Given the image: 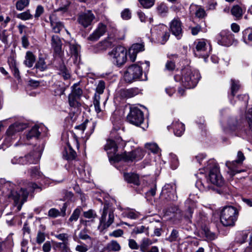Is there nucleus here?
I'll use <instances>...</instances> for the list:
<instances>
[{
    "label": "nucleus",
    "instance_id": "f257e3e1",
    "mask_svg": "<svg viewBox=\"0 0 252 252\" xmlns=\"http://www.w3.org/2000/svg\"><path fill=\"white\" fill-rule=\"evenodd\" d=\"M119 146H125V143L121 138H117L116 140H107L104 149L107 152L110 161L118 162L122 159L125 161H137L141 159L144 157V152L140 148H137L131 152H125L122 155L117 154Z\"/></svg>",
    "mask_w": 252,
    "mask_h": 252
},
{
    "label": "nucleus",
    "instance_id": "f03ea898",
    "mask_svg": "<svg viewBox=\"0 0 252 252\" xmlns=\"http://www.w3.org/2000/svg\"><path fill=\"white\" fill-rule=\"evenodd\" d=\"M200 78L198 70L192 69L189 67L184 68L181 70L180 74H176L174 79L187 89L194 88L197 84Z\"/></svg>",
    "mask_w": 252,
    "mask_h": 252
},
{
    "label": "nucleus",
    "instance_id": "7ed1b4c3",
    "mask_svg": "<svg viewBox=\"0 0 252 252\" xmlns=\"http://www.w3.org/2000/svg\"><path fill=\"white\" fill-rule=\"evenodd\" d=\"M125 81L131 83L135 81H145L147 79L146 74L143 75V69L138 64H133L128 67L124 75Z\"/></svg>",
    "mask_w": 252,
    "mask_h": 252
},
{
    "label": "nucleus",
    "instance_id": "20e7f679",
    "mask_svg": "<svg viewBox=\"0 0 252 252\" xmlns=\"http://www.w3.org/2000/svg\"><path fill=\"white\" fill-rule=\"evenodd\" d=\"M238 211L234 207H224L221 211L220 222L225 226H232L237 220Z\"/></svg>",
    "mask_w": 252,
    "mask_h": 252
},
{
    "label": "nucleus",
    "instance_id": "39448f33",
    "mask_svg": "<svg viewBox=\"0 0 252 252\" xmlns=\"http://www.w3.org/2000/svg\"><path fill=\"white\" fill-rule=\"evenodd\" d=\"M26 127V125L21 123H15L10 126L6 131L4 143L0 145V149L3 148L4 146L5 148H3V150L7 148L12 141L16 138L18 133L23 130Z\"/></svg>",
    "mask_w": 252,
    "mask_h": 252
},
{
    "label": "nucleus",
    "instance_id": "423d86ee",
    "mask_svg": "<svg viewBox=\"0 0 252 252\" xmlns=\"http://www.w3.org/2000/svg\"><path fill=\"white\" fill-rule=\"evenodd\" d=\"M38 186L33 183H28L26 188H21L19 192L15 191H11V195L12 197L14 202L18 204L21 199L20 204L17 206L18 211H20L21 209L22 204L26 201L28 196L29 192L32 191L36 189H38Z\"/></svg>",
    "mask_w": 252,
    "mask_h": 252
},
{
    "label": "nucleus",
    "instance_id": "0eeeda50",
    "mask_svg": "<svg viewBox=\"0 0 252 252\" xmlns=\"http://www.w3.org/2000/svg\"><path fill=\"white\" fill-rule=\"evenodd\" d=\"M108 55L111 62L118 67L123 65L127 61V51L122 46L114 48Z\"/></svg>",
    "mask_w": 252,
    "mask_h": 252
},
{
    "label": "nucleus",
    "instance_id": "6e6552de",
    "mask_svg": "<svg viewBox=\"0 0 252 252\" xmlns=\"http://www.w3.org/2000/svg\"><path fill=\"white\" fill-rule=\"evenodd\" d=\"M114 209L109 203H105L99 219V227L102 229L108 228L114 220Z\"/></svg>",
    "mask_w": 252,
    "mask_h": 252
},
{
    "label": "nucleus",
    "instance_id": "1a4fd4ad",
    "mask_svg": "<svg viewBox=\"0 0 252 252\" xmlns=\"http://www.w3.org/2000/svg\"><path fill=\"white\" fill-rule=\"evenodd\" d=\"M207 168L209 170L207 181H209L212 184L217 186H222L224 181L220 174L218 166L215 161L213 160H209Z\"/></svg>",
    "mask_w": 252,
    "mask_h": 252
},
{
    "label": "nucleus",
    "instance_id": "9d476101",
    "mask_svg": "<svg viewBox=\"0 0 252 252\" xmlns=\"http://www.w3.org/2000/svg\"><path fill=\"white\" fill-rule=\"evenodd\" d=\"M151 38L153 41L164 44L169 39L170 34L167 27L164 25H159L151 29Z\"/></svg>",
    "mask_w": 252,
    "mask_h": 252
},
{
    "label": "nucleus",
    "instance_id": "9b49d317",
    "mask_svg": "<svg viewBox=\"0 0 252 252\" xmlns=\"http://www.w3.org/2000/svg\"><path fill=\"white\" fill-rule=\"evenodd\" d=\"M194 44L195 45L194 50L195 56L199 58L202 57L206 61L211 50L210 45L207 44L204 39L197 40L194 42Z\"/></svg>",
    "mask_w": 252,
    "mask_h": 252
},
{
    "label": "nucleus",
    "instance_id": "f8f14e48",
    "mask_svg": "<svg viewBox=\"0 0 252 252\" xmlns=\"http://www.w3.org/2000/svg\"><path fill=\"white\" fill-rule=\"evenodd\" d=\"M245 158V157L242 152L239 151L237 153V159L232 161H227L226 162L225 165L228 168L227 173L231 177L234 176L236 174L243 171V170H239L238 167L242 164Z\"/></svg>",
    "mask_w": 252,
    "mask_h": 252
},
{
    "label": "nucleus",
    "instance_id": "ddd939ff",
    "mask_svg": "<svg viewBox=\"0 0 252 252\" xmlns=\"http://www.w3.org/2000/svg\"><path fill=\"white\" fill-rule=\"evenodd\" d=\"M143 112L137 107L131 108L130 112L127 116V120L130 124L139 126L144 121Z\"/></svg>",
    "mask_w": 252,
    "mask_h": 252
},
{
    "label": "nucleus",
    "instance_id": "4468645a",
    "mask_svg": "<svg viewBox=\"0 0 252 252\" xmlns=\"http://www.w3.org/2000/svg\"><path fill=\"white\" fill-rule=\"evenodd\" d=\"M169 30L177 39L183 36V25L179 17L174 18L169 23Z\"/></svg>",
    "mask_w": 252,
    "mask_h": 252
},
{
    "label": "nucleus",
    "instance_id": "2eb2a0df",
    "mask_svg": "<svg viewBox=\"0 0 252 252\" xmlns=\"http://www.w3.org/2000/svg\"><path fill=\"white\" fill-rule=\"evenodd\" d=\"M50 44L53 50L54 55L56 57H61L63 55V43L61 38L57 35H52L51 38Z\"/></svg>",
    "mask_w": 252,
    "mask_h": 252
},
{
    "label": "nucleus",
    "instance_id": "dca6fc26",
    "mask_svg": "<svg viewBox=\"0 0 252 252\" xmlns=\"http://www.w3.org/2000/svg\"><path fill=\"white\" fill-rule=\"evenodd\" d=\"M95 126L94 123L89 122L88 120H86L81 125L76 126L75 127V129L76 130V133L78 135H81V137L83 138L84 130L89 127L90 131H87L86 133V135L84 136V137H86V138L88 139L90 135L93 132Z\"/></svg>",
    "mask_w": 252,
    "mask_h": 252
},
{
    "label": "nucleus",
    "instance_id": "f3484780",
    "mask_svg": "<svg viewBox=\"0 0 252 252\" xmlns=\"http://www.w3.org/2000/svg\"><path fill=\"white\" fill-rule=\"evenodd\" d=\"M162 195L167 200H176L177 198L176 192V186L174 184L165 185L162 189Z\"/></svg>",
    "mask_w": 252,
    "mask_h": 252
},
{
    "label": "nucleus",
    "instance_id": "a211bd4d",
    "mask_svg": "<svg viewBox=\"0 0 252 252\" xmlns=\"http://www.w3.org/2000/svg\"><path fill=\"white\" fill-rule=\"evenodd\" d=\"M45 130H46V127L44 125L42 124L35 125L31 128L26 134V139L28 140L37 139Z\"/></svg>",
    "mask_w": 252,
    "mask_h": 252
},
{
    "label": "nucleus",
    "instance_id": "6ab92c4d",
    "mask_svg": "<svg viewBox=\"0 0 252 252\" xmlns=\"http://www.w3.org/2000/svg\"><path fill=\"white\" fill-rule=\"evenodd\" d=\"M94 18V14L91 11H87L79 15L78 21L80 24L87 28L91 25Z\"/></svg>",
    "mask_w": 252,
    "mask_h": 252
},
{
    "label": "nucleus",
    "instance_id": "aec40b11",
    "mask_svg": "<svg viewBox=\"0 0 252 252\" xmlns=\"http://www.w3.org/2000/svg\"><path fill=\"white\" fill-rule=\"evenodd\" d=\"M233 35L228 30H223L220 32L217 36L218 42L224 46H228L232 39Z\"/></svg>",
    "mask_w": 252,
    "mask_h": 252
},
{
    "label": "nucleus",
    "instance_id": "412c9836",
    "mask_svg": "<svg viewBox=\"0 0 252 252\" xmlns=\"http://www.w3.org/2000/svg\"><path fill=\"white\" fill-rule=\"evenodd\" d=\"M144 44L143 43H135L132 44L128 50L129 56L130 61L134 62L136 58L137 54L144 51Z\"/></svg>",
    "mask_w": 252,
    "mask_h": 252
},
{
    "label": "nucleus",
    "instance_id": "4be33fe9",
    "mask_svg": "<svg viewBox=\"0 0 252 252\" xmlns=\"http://www.w3.org/2000/svg\"><path fill=\"white\" fill-rule=\"evenodd\" d=\"M106 32V26L102 23H99L96 29L88 37L89 40L94 41L98 40Z\"/></svg>",
    "mask_w": 252,
    "mask_h": 252
},
{
    "label": "nucleus",
    "instance_id": "5701e85b",
    "mask_svg": "<svg viewBox=\"0 0 252 252\" xmlns=\"http://www.w3.org/2000/svg\"><path fill=\"white\" fill-rule=\"evenodd\" d=\"M49 20L51 27L54 32L59 33L64 28L63 23L59 21L55 15H51Z\"/></svg>",
    "mask_w": 252,
    "mask_h": 252
},
{
    "label": "nucleus",
    "instance_id": "b1692460",
    "mask_svg": "<svg viewBox=\"0 0 252 252\" xmlns=\"http://www.w3.org/2000/svg\"><path fill=\"white\" fill-rule=\"evenodd\" d=\"M174 134L177 136H181L185 131V125L179 121L175 120L172 124Z\"/></svg>",
    "mask_w": 252,
    "mask_h": 252
},
{
    "label": "nucleus",
    "instance_id": "393cba45",
    "mask_svg": "<svg viewBox=\"0 0 252 252\" xmlns=\"http://www.w3.org/2000/svg\"><path fill=\"white\" fill-rule=\"evenodd\" d=\"M189 10L191 13L194 12L195 16L199 18H203L206 15L205 10L201 6L196 4H191Z\"/></svg>",
    "mask_w": 252,
    "mask_h": 252
},
{
    "label": "nucleus",
    "instance_id": "a878e982",
    "mask_svg": "<svg viewBox=\"0 0 252 252\" xmlns=\"http://www.w3.org/2000/svg\"><path fill=\"white\" fill-rule=\"evenodd\" d=\"M124 177L125 180L129 183H132L137 186L140 184L139 178L137 174L132 173H125Z\"/></svg>",
    "mask_w": 252,
    "mask_h": 252
},
{
    "label": "nucleus",
    "instance_id": "bb28decb",
    "mask_svg": "<svg viewBox=\"0 0 252 252\" xmlns=\"http://www.w3.org/2000/svg\"><path fill=\"white\" fill-rule=\"evenodd\" d=\"M63 157L67 160L74 159L76 156V153L70 145L64 148L63 154Z\"/></svg>",
    "mask_w": 252,
    "mask_h": 252
},
{
    "label": "nucleus",
    "instance_id": "cd10ccee",
    "mask_svg": "<svg viewBox=\"0 0 252 252\" xmlns=\"http://www.w3.org/2000/svg\"><path fill=\"white\" fill-rule=\"evenodd\" d=\"M238 129V122L235 118H231L228 121L227 126L225 128L226 132H235Z\"/></svg>",
    "mask_w": 252,
    "mask_h": 252
},
{
    "label": "nucleus",
    "instance_id": "c85d7f7f",
    "mask_svg": "<svg viewBox=\"0 0 252 252\" xmlns=\"http://www.w3.org/2000/svg\"><path fill=\"white\" fill-rule=\"evenodd\" d=\"M242 40L246 44L252 43V28L245 29L242 32Z\"/></svg>",
    "mask_w": 252,
    "mask_h": 252
},
{
    "label": "nucleus",
    "instance_id": "c756f323",
    "mask_svg": "<svg viewBox=\"0 0 252 252\" xmlns=\"http://www.w3.org/2000/svg\"><path fill=\"white\" fill-rule=\"evenodd\" d=\"M35 61V57L32 52L28 51L26 53L24 64L28 67H31L33 66Z\"/></svg>",
    "mask_w": 252,
    "mask_h": 252
},
{
    "label": "nucleus",
    "instance_id": "7c9ffc66",
    "mask_svg": "<svg viewBox=\"0 0 252 252\" xmlns=\"http://www.w3.org/2000/svg\"><path fill=\"white\" fill-rule=\"evenodd\" d=\"M122 215L124 217H126L132 220H136L139 218L140 213L133 209L126 210Z\"/></svg>",
    "mask_w": 252,
    "mask_h": 252
},
{
    "label": "nucleus",
    "instance_id": "2f4dec72",
    "mask_svg": "<svg viewBox=\"0 0 252 252\" xmlns=\"http://www.w3.org/2000/svg\"><path fill=\"white\" fill-rule=\"evenodd\" d=\"M52 91L54 92L55 95H61L64 94L65 88L63 84L59 82L54 84L52 87Z\"/></svg>",
    "mask_w": 252,
    "mask_h": 252
},
{
    "label": "nucleus",
    "instance_id": "473e14b6",
    "mask_svg": "<svg viewBox=\"0 0 252 252\" xmlns=\"http://www.w3.org/2000/svg\"><path fill=\"white\" fill-rule=\"evenodd\" d=\"M34 67L40 71H44L47 68V65L46 64L45 60L42 57H39L38 61L35 63Z\"/></svg>",
    "mask_w": 252,
    "mask_h": 252
},
{
    "label": "nucleus",
    "instance_id": "72a5a7b5",
    "mask_svg": "<svg viewBox=\"0 0 252 252\" xmlns=\"http://www.w3.org/2000/svg\"><path fill=\"white\" fill-rule=\"evenodd\" d=\"M152 241L149 238H144L142 239L139 245L140 251L142 252H146L149 246L152 245Z\"/></svg>",
    "mask_w": 252,
    "mask_h": 252
},
{
    "label": "nucleus",
    "instance_id": "f704fd0d",
    "mask_svg": "<svg viewBox=\"0 0 252 252\" xmlns=\"http://www.w3.org/2000/svg\"><path fill=\"white\" fill-rule=\"evenodd\" d=\"M101 94L95 93L93 97V104L95 108V110L97 113H99L101 111L100 107V99Z\"/></svg>",
    "mask_w": 252,
    "mask_h": 252
},
{
    "label": "nucleus",
    "instance_id": "c9c22d12",
    "mask_svg": "<svg viewBox=\"0 0 252 252\" xmlns=\"http://www.w3.org/2000/svg\"><path fill=\"white\" fill-rule=\"evenodd\" d=\"M121 248L120 244L115 240H112L107 245V249L110 251L118 252Z\"/></svg>",
    "mask_w": 252,
    "mask_h": 252
},
{
    "label": "nucleus",
    "instance_id": "e433bc0d",
    "mask_svg": "<svg viewBox=\"0 0 252 252\" xmlns=\"http://www.w3.org/2000/svg\"><path fill=\"white\" fill-rule=\"evenodd\" d=\"M82 94L83 91L78 83H75L72 86V92L70 94L80 98Z\"/></svg>",
    "mask_w": 252,
    "mask_h": 252
},
{
    "label": "nucleus",
    "instance_id": "4c0bfd02",
    "mask_svg": "<svg viewBox=\"0 0 252 252\" xmlns=\"http://www.w3.org/2000/svg\"><path fill=\"white\" fill-rule=\"evenodd\" d=\"M169 160L171 168L173 169H176L179 165V161L177 156L173 153H170L169 155Z\"/></svg>",
    "mask_w": 252,
    "mask_h": 252
},
{
    "label": "nucleus",
    "instance_id": "58836bf2",
    "mask_svg": "<svg viewBox=\"0 0 252 252\" xmlns=\"http://www.w3.org/2000/svg\"><path fill=\"white\" fill-rule=\"evenodd\" d=\"M139 93L137 88H131L124 90L123 94L126 97L130 98L137 95Z\"/></svg>",
    "mask_w": 252,
    "mask_h": 252
},
{
    "label": "nucleus",
    "instance_id": "ea45409f",
    "mask_svg": "<svg viewBox=\"0 0 252 252\" xmlns=\"http://www.w3.org/2000/svg\"><path fill=\"white\" fill-rule=\"evenodd\" d=\"M249 235V232L247 231H243L239 232L237 233L236 240L237 242L240 243L245 242Z\"/></svg>",
    "mask_w": 252,
    "mask_h": 252
},
{
    "label": "nucleus",
    "instance_id": "a19ab883",
    "mask_svg": "<svg viewBox=\"0 0 252 252\" xmlns=\"http://www.w3.org/2000/svg\"><path fill=\"white\" fill-rule=\"evenodd\" d=\"M231 14L237 18H240L243 15L242 9L238 5H234L231 9Z\"/></svg>",
    "mask_w": 252,
    "mask_h": 252
},
{
    "label": "nucleus",
    "instance_id": "79ce46f5",
    "mask_svg": "<svg viewBox=\"0 0 252 252\" xmlns=\"http://www.w3.org/2000/svg\"><path fill=\"white\" fill-rule=\"evenodd\" d=\"M29 157L27 155L24 157H20V164H35L37 162V159L35 158H31V160H29Z\"/></svg>",
    "mask_w": 252,
    "mask_h": 252
},
{
    "label": "nucleus",
    "instance_id": "37998d69",
    "mask_svg": "<svg viewBox=\"0 0 252 252\" xmlns=\"http://www.w3.org/2000/svg\"><path fill=\"white\" fill-rule=\"evenodd\" d=\"M32 15L30 13V10L19 13L16 15V17L22 20L26 21L32 18Z\"/></svg>",
    "mask_w": 252,
    "mask_h": 252
},
{
    "label": "nucleus",
    "instance_id": "c03bdc74",
    "mask_svg": "<svg viewBox=\"0 0 252 252\" xmlns=\"http://www.w3.org/2000/svg\"><path fill=\"white\" fill-rule=\"evenodd\" d=\"M29 3V0H19L16 3V8L18 10L22 11L28 6Z\"/></svg>",
    "mask_w": 252,
    "mask_h": 252
},
{
    "label": "nucleus",
    "instance_id": "a18cd8bd",
    "mask_svg": "<svg viewBox=\"0 0 252 252\" xmlns=\"http://www.w3.org/2000/svg\"><path fill=\"white\" fill-rule=\"evenodd\" d=\"M240 88V85L239 82L238 80H235L233 79L231 80V94L234 96L235 93Z\"/></svg>",
    "mask_w": 252,
    "mask_h": 252
},
{
    "label": "nucleus",
    "instance_id": "49530a36",
    "mask_svg": "<svg viewBox=\"0 0 252 252\" xmlns=\"http://www.w3.org/2000/svg\"><path fill=\"white\" fill-rule=\"evenodd\" d=\"M157 10L159 14L164 16L168 12V8L165 3H160L158 5Z\"/></svg>",
    "mask_w": 252,
    "mask_h": 252
},
{
    "label": "nucleus",
    "instance_id": "de8ad7c7",
    "mask_svg": "<svg viewBox=\"0 0 252 252\" xmlns=\"http://www.w3.org/2000/svg\"><path fill=\"white\" fill-rule=\"evenodd\" d=\"M79 99V98L69 94L68 95V102L70 106L72 107H78L80 105L78 101Z\"/></svg>",
    "mask_w": 252,
    "mask_h": 252
},
{
    "label": "nucleus",
    "instance_id": "09e8293b",
    "mask_svg": "<svg viewBox=\"0 0 252 252\" xmlns=\"http://www.w3.org/2000/svg\"><path fill=\"white\" fill-rule=\"evenodd\" d=\"M56 237L59 240L63 241V242L61 243V245L63 246L65 249L67 248V244L68 240V236L66 233H61L56 236Z\"/></svg>",
    "mask_w": 252,
    "mask_h": 252
},
{
    "label": "nucleus",
    "instance_id": "8fccbe9b",
    "mask_svg": "<svg viewBox=\"0 0 252 252\" xmlns=\"http://www.w3.org/2000/svg\"><path fill=\"white\" fill-rule=\"evenodd\" d=\"M110 46V43L106 40H104L97 43L95 47L97 48L96 51L106 50Z\"/></svg>",
    "mask_w": 252,
    "mask_h": 252
},
{
    "label": "nucleus",
    "instance_id": "3c124183",
    "mask_svg": "<svg viewBox=\"0 0 252 252\" xmlns=\"http://www.w3.org/2000/svg\"><path fill=\"white\" fill-rule=\"evenodd\" d=\"M70 53L72 55L77 56L78 54L79 47L74 42H69Z\"/></svg>",
    "mask_w": 252,
    "mask_h": 252
},
{
    "label": "nucleus",
    "instance_id": "603ef678",
    "mask_svg": "<svg viewBox=\"0 0 252 252\" xmlns=\"http://www.w3.org/2000/svg\"><path fill=\"white\" fill-rule=\"evenodd\" d=\"M140 4L145 8L152 7L155 3V0H138Z\"/></svg>",
    "mask_w": 252,
    "mask_h": 252
},
{
    "label": "nucleus",
    "instance_id": "864d4df0",
    "mask_svg": "<svg viewBox=\"0 0 252 252\" xmlns=\"http://www.w3.org/2000/svg\"><path fill=\"white\" fill-rule=\"evenodd\" d=\"M133 232L135 234L145 233L147 235H148V227H146L145 226L143 225L136 227L133 229Z\"/></svg>",
    "mask_w": 252,
    "mask_h": 252
},
{
    "label": "nucleus",
    "instance_id": "5fc2aeb1",
    "mask_svg": "<svg viewBox=\"0 0 252 252\" xmlns=\"http://www.w3.org/2000/svg\"><path fill=\"white\" fill-rule=\"evenodd\" d=\"M81 212V209L79 208H76L70 216L69 220L70 221H77L79 218Z\"/></svg>",
    "mask_w": 252,
    "mask_h": 252
},
{
    "label": "nucleus",
    "instance_id": "6e6d98bb",
    "mask_svg": "<svg viewBox=\"0 0 252 252\" xmlns=\"http://www.w3.org/2000/svg\"><path fill=\"white\" fill-rule=\"evenodd\" d=\"M105 88V82L102 80L99 81L96 88L95 93L103 94Z\"/></svg>",
    "mask_w": 252,
    "mask_h": 252
},
{
    "label": "nucleus",
    "instance_id": "4d7b16f0",
    "mask_svg": "<svg viewBox=\"0 0 252 252\" xmlns=\"http://www.w3.org/2000/svg\"><path fill=\"white\" fill-rule=\"evenodd\" d=\"M30 175L32 178H38L41 176V173L37 167H33L30 169Z\"/></svg>",
    "mask_w": 252,
    "mask_h": 252
},
{
    "label": "nucleus",
    "instance_id": "13d9d810",
    "mask_svg": "<svg viewBox=\"0 0 252 252\" xmlns=\"http://www.w3.org/2000/svg\"><path fill=\"white\" fill-rule=\"evenodd\" d=\"M179 237L178 231L176 229H173L170 236L168 238V240L170 242H174L178 240Z\"/></svg>",
    "mask_w": 252,
    "mask_h": 252
},
{
    "label": "nucleus",
    "instance_id": "bf43d9fd",
    "mask_svg": "<svg viewBox=\"0 0 252 252\" xmlns=\"http://www.w3.org/2000/svg\"><path fill=\"white\" fill-rule=\"evenodd\" d=\"M145 148L154 153H157L158 150V147L156 143H146Z\"/></svg>",
    "mask_w": 252,
    "mask_h": 252
},
{
    "label": "nucleus",
    "instance_id": "052dcab7",
    "mask_svg": "<svg viewBox=\"0 0 252 252\" xmlns=\"http://www.w3.org/2000/svg\"><path fill=\"white\" fill-rule=\"evenodd\" d=\"M121 17L123 19L125 20L130 19L131 17V13L130 10L128 8L125 9L121 12Z\"/></svg>",
    "mask_w": 252,
    "mask_h": 252
},
{
    "label": "nucleus",
    "instance_id": "680f3d73",
    "mask_svg": "<svg viewBox=\"0 0 252 252\" xmlns=\"http://www.w3.org/2000/svg\"><path fill=\"white\" fill-rule=\"evenodd\" d=\"M79 243L80 245L76 246L75 250L78 252H87L89 250L88 246L81 242Z\"/></svg>",
    "mask_w": 252,
    "mask_h": 252
},
{
    "label": "nucleus",
    "instance_id": "e2e57ef3",
    "mask_svg": "<svg viewBox=\"0 0 252 252\" xmlns=\"http://www.w3.org/2000/svg\"><path fill=\"white\" fill-rule=\"evenodd\" d=\"M83 216L85 218L91 219H94L96 217V214L94 210L91 209L88 211L84 212Z\"/></svg>",
    "mask_w": 252,
    "mask_h": 252
},
{
    "label": "nucleus",
    "instance_id": "0e129e2a",
    "mask_svg": "<svg viewBox=\"0 0 252 252\" xmlns=\"http://www.w3.org/2000/svg\"><path fill=\"white\" fill-rule=\"evenodd\" d=\"M79 238L83 240H89L92 241L91 237L88 235L86 230L85 229L81 230L79 234Z\"/></svg>",
    "mask_w": 252,
    "mask_h": 252
},
{
    "label": "nucleus",
    "instance_id": "69168bd1",
    "mask_svg": "<svg viewBox=\"0 0 252 252\" xmlns=\"http://www.w3.org/2000/svg\"><path fill=\"white\" fill-rule=\"evenodd\" d=\"M48 215L51 218H55L61 216V214L58 210L55 208H52L49 210Z\"/></svg>",
    "mask_w": 252,
    "mask_h": 252
},
{
    "label": "nucleus",
    "instance_id": "338daca9",
    "mask_svg": "<svg viewBox=\"0 0 252 252\" xmlns=\"http://www.w3.org/2000/svg\"><path fill=\"white\" fill-rule=\"evenodd\" d=\"M239 101L243 102V104L245 107L247 106L249 96L247 94L239 95L237 96Z\"/></svg>",
    "mask_w": 252,
    "mask_h": 252
},
{
    "label": "nucleus",
    "instance_id": "774afa93",
    "mask_svg": "<svg viewBox=\"0 0 252 252\" xmlns=\"http://www.w3.org/2000/svg\"><path fill=\"white\" fill-rule=\"evenodd\" d=\"M8 63L11 69L17 67V63L15 59L13 57H10L8 59Z\"/></svg>",
    "mask_w": 252,
    "mask_h": 252
}]
</instances>
